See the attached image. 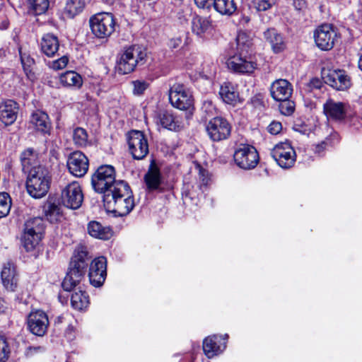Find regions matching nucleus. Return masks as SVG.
<instances>
[{
    "label": "nucleus",
    "instance_id": "nucleus-42",
    "mask_svg": "<svg viewBox=\"0 0 362 362\" xmlns=\"http://www.w3.org/2000/svg\"><path fill=\"white\" fill-rule=\"evenodd\" d=\"M30 10L35 15H42L47 11L49 2L48 0H28Z\"/></svg>",
    "mask_w": 362,
    "mask_h": 362
},
{
    "label": "nucleus",
    "instance_id": "nucleus-9",
    "mask_svg": "<svg viewBox=\"0 0 362 362\" xmlns=\"http://www.w3.org/2000/svg\"><path fill=\"white\" fill-rule=\"evenodd\" d=\"M60 199L64 206L71 209H78L83 201V194L79 183L74 181L67 184L62 189Z\"/></svg>",
    "mask_w": 362,
    "mask_h": 362
},
{
    "label": "nucleus",
    "instance_id": "nucleus-25",
    "mask_svg": "<svg viewBox=\"0 0 362 362\" xmlns=\"http://www.w3.org/2000/svg\"><path fill=\"white\" fill-rule=\"evenodd\" d=\"M161 174L159 168L154 161L149 165L147 173L144 175V181L148 191H154L159 189L161 184Z\"/></svg>",
    "mask_w": 362,
    "mask_h": 362
},
{
    "label": "nucleus",
    "instance_id": "nucleus-24",
    "mask_svg": "<svg viewBox=\"0 0 362 362\" xmlns=\"http://www.w3.org/2000/svg\"><path fill=\"white\" fill-rule=\"evenodd\" d=\"M263 36L265 41L270 45L274 52L279 53L286 48L283 36L275 28H268L264 32Z\"/></svg>",
    "mask_w": 362,
    "mask_h": 362
},
{
    "label": "nucleus",
    "instance_id": "nucleus-17",
    "mask_svg": "<svg viewBox=\"0 0 362 362\" xmlns=\"http://www.w3.org/2000/svg\"><path fill=\"white\" fill-rule=\"evenodd\" d=\"M182 116L175 115L170 111L160 110L156 113L155 119L158 124L169 130L178 132L184 127Z\"/></svg>",
    "mask_w": 362,
    "mask_h": 362
},
{
    "label": "nucleus",
    "instance_id": "nucleus-63",
    "mask_svg": "<svg viewBox=\"0 0 362 362\" xmlns=\"http://www.w3.org/2000/svg\"><path fill=\"white\" fill-rule=\"evenodd\" d=\"M116 0H104L107 4H112Z\"/></svg>",
    "mask_w": 362,
    "mask_h": 362
},
{
    "label": "nucleus",
    "instance_id": "nucleus-52",
    "mask_svg": "<svg viewBox=\"0 0 362 362\" xmlns=\"http://www.w3.org/2000/svg\"><path fill=\"white\" fill-rule=\"evenodd\" d=\"M282 129L281 124L279 122H272L269 126H268V131L272 134H279Z\"/></svg>",
    "mask_w": 362,
    "mask_h": 362
},
{
    "label": "nucleus",
    "instance_id": "nucleus-47",
    "mask_svg": "<svg viewBox=\"0 0 362 362\" xmlns=\"http://www.w3.org/2000/svg\"><path fill=\"white\" fill-rule=\"evenodd\" d=\"M279 110L281 114L288 116L293 114L295 110V104L292 100L286 99L285 100H279Z\"/></svg>",
    "mask_w": 362,
    "mask_h": 362
},
{
    "label": "nucleus",
    "instance_id": "nucleus-15",
    "mask_svg": "<svg viewBox=\"0 0 362 362\" xmlns=\"http://www.w3.org/2000/svg\"><path fill=\"white\" fill-rule=\"evenodd\" d=\"M66 165L71 174L81 177L88 170L89 160L83 153L76 151L69 156Z\"/></svg>",
    "mask_w": 362,
    "mask_h": 362
},
{
    "label": "nucleus",
    "instance_id": "nucleus-22",
    "mask_svg": "<svg viewBox=\"0 0 362 362\" xmlns=\"http://www.w3.org/2000/svg\"><path fill=\"white\" fill-rule=\"evenodd\" d=\"M219 95L224 103L233 106L243 102L237 87L230 82H225L221 86Z\"/></svg>",
    "mask_w": 362,
    "mask_h": 362
},
{
    "label": "nucleus",
    "instance_id": "nucleus-62",
    "mask_svg": "<svg viewBox=\"0 0 362 362\" xmlns=\"http://www.w3.org/2000/svg\"><path fill=\"white\" fill-rule=\"evenodd\" d=\"M358 67L362 71V54L358 61Z\"/></svg>",
    "mask_w": 362,
    "mask_h": 362
},
{
    "label": "nucleus",
    "instance_id": "nucleus-21",
    "mask_svg": "<svg viewBox=\"0 0 362 362\" xmlns=\"http://www.w3.org/2000/svg\"><path fill=\"white\" fill-rule=\"evenodd\" d=\"M225 341L221 336L213 335L206 337L203 341V350L209 358H211L222 352L226 348V342L221 343V341Z\"/></svg>",
    "mask_w": 362,
    "mask_h": 362
},
{
    "label": "nucleus",
    "instance_id": "nucleus-18",
    "mask_svg": "<svg viewBox=\"0 0 362 362\" xmlns=\"http://www.w3.org/2000/svg\"><path fill=\"white\" fill-rule=\"evenodd\" d=\"M49 320L47 314L42 310L32 312L28 318V326L35 335L43 336L47 329Z\"/></svg>",
    "mask_w": 362,
    "mask_h": 362
},
{
    "label": "nucleus",
    "instance_id": "nucleus-30",
    "mask_svg": "<svg viewBox=\"0 0 362 362\" xmlns=\"http://www.w3.org/2000/svg\"><path fill=\"white\" fill-rule=\"evenodd\" d=\"M1 277L4 286L8 291H13L17 286V277L16 275V270L13 265L8 262L4 264Z\"/></svg>",
    "mask_w": 362,
    "mask_h": 362
},
{
    "label": "nucleus",
    "instance_id": "nucleus-58",
    "mask_svg": "<svg viewBox=\"0 0 362 362\" xmlns=\"http://www.w3.org/2000/svg\"><path fill=\"white\" fill-rule=\"evenodd\" d=\"M42 350H43V348L41 346H29L26 350V355L32 356L35 353L39 352Z\"/></svg>",
    "mask_w": 362,
    "mask_h": 362
},
{
    "label": "nucleus",
    "instance_id": "nucleus-39",
    "mask_svg": "<svg viewBox=\"0 0 362 362\" xmlns=\"http://www.w3.org/2000/svg\"><path fill=\"white\" fill-rule=\"evenodd\" d=\"M84 6L83 0H68L64 8V13L68 18H72L81 13Z\"/></svg>",
    "mask_w": 362,
    "mask_h": 362
},
{
    "label": "nucleus",
    "instance_id": "nucleus-10",
    "mask_svg": "<svg viewBox=\"0 0 362 362\" xmlns=\"http://www.w3.org/2000/svg\"><path fill=\"white\" fill-rule=\"evenodd\" d=\"M128 145L130 153L136 160H142L148 153V140L142 132L131 131L128 134Z\"/></svg>",
    "mask_w": 362,
    "mask_h": 362
},
{
    "label": "nucleus",
    "instance_id": "nucleus-33",
    "mask_svg": "<svg viewBox=\"0 0 362 362\" xmlns=\"http://www.w3.org/2000/svg\"><path fill=\"white\" fill-rule=\"evenodd\" d=\"M45 231V223L42 218L35 217L27 220L24 225L23 233L42 236Z\"/></svg>",
    "mask_w": 362,
    "mask_h": 362
},
{
    "label": "nucleus",
    "instance_id": "nucleus-19",
    "mask_svg": "<svg viewBox=\"0 0 362 362\" xmlns=\"http://www.w3.org/2000/svg\"><path fill=\"white\" fill-rule=\"evenodd\" d=\"M293 93V86L286 79H277L270 86V94L276 101L289 99Z\"/></svg>",
    "mask_w": 362,
    "mask_h": 362
},
{
    "label": "nucleus",
    "instance_id": "nucleus-28",
    "mask_svg": "<svg viewBox=\"0 0 362 362\" xmlns=\"http://www.w3.org/2000/svg\"><path fill=\"white\" fill-rule=\"evenodd\" d=\"M324 112L328 118L341 120L346 116L344 104L328 100L323 105Z\"/></svg>",
    "mask_w": 362,
    "mask_h": 362
},
{
    "label": "nucleus",
    "instance_id": "nucleus-34",
    "mask_svg": "<svg viewBox=\"0 0 362 362\" xmlns=\"http://www.w3.org/2000/svg\"><path fill=\"white\" fill-rule=\"evenodd\" d=\"M30 123L35 129L41 132L46 133L49 129V122L48 115L40 111L35 112L32 114Z\"/></svg>",
    "mask_w": 362,
    "mask_h": 362
},
{
    "label": "nucleus",
    "instance_id": "nucleus-57",
    "mask_svg": "<svg viewBox=\"0 0 362 362\" xmlns=\"http://www.w3.org/2000/svg\"><path fill=\"white\" fill-rule=\"evenodd\" d=\"M182 43V40L180 37H175L170 40L168 42V46L171 49L177 48Z\"/></svg>",
    "mask_w": 362,
    "mask_h": 362
},
{
    "label": "nucleus",
    "instance_id": "nucleus-26",
    "mask_svg": "<svg viewBox=\"0 0 362 362\" xmlns=\"http://www.w3.org/2000/svg\"><path fill=\"white\" fill-rule=\"evenodd\" d=\"M18 104L11 100L6 101L0 106V119L6 125L13 124L18 113Z\"/></svg>",
    "mask_w": 362,
    "mask_h": 362
},
{
    "label": "nucleus",
    "instance_id": "nucleus-44",
    "mask_svg": "<svg viewBox=\"0 0 362 362\" xmlns=\"http://www.w3.org/2000/svg\"><path fill=\"white\" fill-rule=\"evenodd\" d=\"M43 211L46 218L51 222L57 221L60 215V208L54 203L48 202L45 204Z\"/></svg>",
    "mask_w": 362,
    "mask_h": 362
},
{
    "label": "nucleus",
    "instance_id": "nucleus-49",
    "mask_svg": "<svg viewBox=\"0 0 362 362\" xmlns=\"http://www.w3.org/2000/svg\"><path fill=\"white\" fill-rule=\"evenodd\" d=\"M10 350L4 336L0 334V362H4L8 358Z\"/></svg>",
    "mask_w": 362,
    "mask_h": 362
},
{
    "label": "nucleus",
    "instance_id": "nucleus-56",
    "mask_svg": "<svg viewBox=\"0 0 362 362\" xmlns=\"http://www.w3.org/2000/svg\"><path fill=\"white\" fill-rule=\"evenodd\" d=\"M293 5L298 11H303L306 8V2L305 0H293Z\"/></svg>",
    "mask_w": 362,
    "mask_h": 362
},
{
    "label": "nucleus",
    "instance_id": "nucleus-41",
    "mask_svg": "<svg viewBox=\"0 0 362 362\" xmlns=\"http://www.w3.org/2000/svg\"><path fill=\"white\" fill-rule=\"evenodd\" d=\"M74 144L79 148L86 147L88 144V135L86 130L82 127L74 129L72 134Z\"/></svg>",
    "mask_w": 362,
    "mask_h": 362
},
{
    "label": "nucleus",
    "instance_id": "nucleus-23",
    "mask_svg": "<svg viewBox=\"0 0 362 362\" xmlns=\"http://www.w3.org/2000/svg\"><path fill=\"white\" fill-rule=\"evenodd\" d=\"M40 50L48 57H53L59 49L58 37L52 33L43 35L40 41Z\"/></svg>",
    "mask_w": 362,
    "mask_h": 362
},
{
    "label": "nucleus",
    "instance_id": "nucleus-2",
    "mask_svg": "<svg viewBox=\"0 0 362 362\" xmlns=\"http://www.w3.org/2000/svg\"><path fill=\"white\" fill-rule=\"evenodd\" d=\"M52 181L49 170L39 166L27 174L25 187L28 194L35 199H40L47 194Z\"/></svg>",
    "mask_w": 362,
    "mask_h": 362
},
{
    "label": "nucleus",
    "instance_id": "nucleus-20",
    "mask_svg": "<svg viewBox=\"0 0 362 362\" xmlns=\"http://www.w3.org/2000/svg\"><path fill=\"white\" fill-rule=\"evenodd\" d=\"M20 161L22 170L25 173H29L40 165V158L38 152L33 148H27L20 154Z\"/></svg>",
    "mask_w": 362,
    "mask_h": 362
},
{
    "label": "nucleus",
    "instance_id": "nucleus-32",
    "mask_svg": "<svg viewBox=\"0 0 362 362\" xmlns=\"http://www.w3.org/2000/svg\"><path fill=\"white\" fill-rule=\"evenodd\" d=\"M237 52L241 54H251L253 52V39L245 32H240L236 37Z\"/></svg>",
    "mask_w": 362,
    "mask_h": 362
},
{
    "label": "nucleus",
    "instance_id": "nucleus-6",
    "mask_svg": "<svg viewBox=\"0 0 362 362\" xmlns=\"http://www.w3.org/2000/svg\"><path fill=\"white\" fill-rule=\"evenodd\" d=\"M169 100L172 105L181 110H187L185 117L192 115L193 100L191 93L180 83L174 84L169 90Z\"/></svg>",
    "mask_w": 362,
    "mask_h": 362
},
{
    "label": "nucleus",
    "instance_id": "nucleus-60",
    "mask_svg": "<svg viewBox=\"0 0 362 362\" xmlns=\"http://www.w3.org/2000/svg\"><path fill=\"white\" fill-rule=\"evenodd\" d=\"M325 146L326 143L322 141L321 144L317 145L315 151L317 153H320L325 148Z\"/></svg>",
    "mask_w": 362,
    "mask_h": 362
},
{
    "label": "nucleus",
    "instance_id": "nucleus-4",
    "mask_svg": "<svg viewBox=\"0 0 362 362\" xmlns=\"http://www.w3.org/2000/svg\"><path fill=\"white\" fill-rule=\"evenodd\" d=\"M119 181L115 180V169L111 165L99 167L91 179L95 191L103 194V196L107 194V191H112Z\"/></svg>",
    "mask_w": 362,
    "mask_h": 362
},
{
    "label": "nucleus",
    "instance_id": "nucleus-29",
    "mask_svg": "<svg viewBox=\"0 0 362 362\" xmlns=\"http://www.w3.org/2000/svg\"><path fill=\"white\" fill-rule=\"evenodd\" d=\"M86 246L79 245L75 250L69 266L86 272L89 257Z\"/></svg>",
    "mask_w": 362,
    "mask_h": 362
},
{
    "label": "nucleus",
    "instance_id": "nucleus-13",
    "mask_svg": "<svg viewBox=\"0 0 362 362\" xmlns=\"http://www.w3.org/2000/svg\"><path fill=\"white\" fill-rule=\"evenodd\" d=\"M229 69L240 74H252L257 67L251 54L237 52L227 61Z\"/></svg>",
    "mask_w": 362,
    "mask_h": 362
},
{
    "label": "nucleus",
    "instance_id": "nucleus-46",
    "mask_svg": "<svg viewBox=\"0 0 362 362\" xmlns=\"http://www.w3.org/2000/svg\"><path fill=\"white\" fill-rule=\"evenodd\" d=\"M276 0H252L254 7L258 11H266L275 5Z\"/></svg>",
    "mask_w": 362,
    "mask_h": 362
},
{
    "label": "nucleus",
    "instance_id": "nucleus-11",
    "mask_svg": "<svg viewBox=\"0 0 362 362\" xmlns=\"http://www.w3.org/2000/svg\"><path fill=\"white\" fill-rule=\"evenodd\" d=\"M206 130L213 141H220L228 138L231 132V126L225 118L215 117L209 121Z\"/></svg>",
    "mask_w": 362,
    "mask_h": 362
},
{
    "label": "nucleus",
    "instance_id": "nucleus-1",
    "mask_svg": "<svg viewBox=\"0 0 362 362\" xmlns=\"http://www.w3.org/2000/svg\"><path fill=\"white\" fill-rule=\"evenodd\" d=\"M104 206L119 216L129 214L134 206L132 192L128 184L119 180L112 191L103 196Z\"/></svg>",
    "mask_w": 362,
    "mask_h": 362
},
{
    "label": "nucleus",
    "instance_id": "nucleus-16",
    "mask_svg": "<svg viewBox=\"0 0 362 362\" xmlns=\"http://www.w3.org/2000/svg\"><path fill=\"white\" fill-rule=\"evenodd\" d=\"M107 261L104 257H99L93 259L90 265L89 280L95 287L102 286L107 276Z\"/></svg>",
    "mask_w": 362,
    "mask_h": 362
},
{
    "label": "nucleus",
    "instance_id": "nucleus-14",
    "mask_svg": "<svg viewBox=\"0 0 362 362\" xmlns=\"http://www.w3.org/2000/svg\"><path fill=\"white\" fill-rule=\"evenodd\" d=\"M325 83L337 90H346L352 85L350 76L341 69L328 70L323 74Z\"/></svg>",
    "mask_w": 362,
    "mask_h": 362
},
{
    "label": "nucleus",
    "instance_id": "nucleus-50",
    "mask_svg": "<svg viewBox=\"0 0 362 362\" xmlns=\"http://www.w3.org/2000/svg\"><path fill=\"white\" fill-rule=\"evenodd\" d=\"M69 62V59L66 56H62L58 59L49 62L48 66L53 70H61L65 68Z\"/></svg>",
    "mask_w": 362,
    "mask_h": 362
},
{
    "label": "nucleus",
    "instance_id": "nucleus-51",
    "mask_svg": "<svg viewBox=\"0 0 362 362\" xmlns=\"http://www.w3.org/2000/svg\"><path fill=\"white\" fill-rule=\"evenodd\" d=\"M202 110L205 112L207 116H212L216 112V107L211 101L205 100L202 104Z\"/></svg>",
    "mask_w": 362,
    "mask_h": 362
},
{
    "label": "nucleus",
    "instance_id": "nucleus-59",
    "mask_svg": "<svg viewBox=\"0 0 362 362\" xmlns=\"http://www.w3.org/2000/svg\"><path fill=\"white\" fill-rule=\"evenodd\" d=\"M310 86L315 88H320L321 86V81L317 78H314L310 81Z\"/></svg>",
    "mask_w": 362,
    "mask_h": 362
},
{
    "label": "nucleus",
    "instance_id": "nucleus-45",
    "mask_svg": "<svg viewBox=\"0 0 362 362\" xmlns=\"http://www.w3.org/2000/svg\"><path fill=\"white\" fill-rule=\"evenodd\" d=\"M11 206V199L8 193H0V218L6 216Z\"/></svg>",
    "mask_w": 362,
    "mask_h": 362
},
{
    "label": "nucleus",
    "instance_id": "nucleus-61",
    "mask_svg": "<svg viewBox=\"0 0 362 362\" xmlns=\"http://www.w3.org/2000/svg\"><path fill=\"white\" fill-rule=\"evenodd\" d=\"M6 305L4 303V300L0 298V313H4L6 310Z\"/></svg>",
    "mask_w": 362,
    "mask_h": 362
},
{
    "label": "nucleus",
    "instance_id": "nucleus-48",
    "mask_svg": "<svg viewBox=\"0 0 362 362\" xmlns=\"http://www.w3.org/2000/svg\"><path fill=\"white\" fill-rule=\"evenodd\" d=\"M133 86V94L135 95H141L148 88L149 84L144 80H136L132 82Z\"/></svg>",
    "mask_w": 362,
    "mask_h": 362
},
{
    "label": "nucleus",
    "instance_id": "nucleus-27",
    "mask_svg": "<svg viewBox=\"0 0 362 362\" xmlns=\"http://www.w3.org/2000/svg\"><path fill=\"white\" fill-rule=\"evenodd\" d=\"M85 271L69 266V272L62 282V287L66 291H71L80 284L84 278Z\"/></svg>",
    "mask_w": 362,
    "mask_h": 362
},
{
    "label": "nucleus",
    "instance_id": "nucleus-43",
    "mask_svg": "<svg viewBox=\"0 0 362 362\" xmlns=\"http://www.w3.org/2000/svg\"><path fill=\"white\" fill-rule=\"evenodd\" d=\"M19 52L23 71L28 78H31L33 76V67L35 64V61L29 54L22 52L21 49Z\"/></svg>",
    "mask_w": 362,
    "mask_h": 362
},
{
    "label": "nucleus",
    "instance_id": "nucleus-36",
    "mask_svg": "<svg viewBox=\"0 0 362 362\" xmlns=\"http://www.w3.org/2000/svg\"><path fill=\"white\" fill-rule=\"evenodd\" d=\"M192 30L197 35H202L206 32L211 26V23L209 18L195 16L192 20Z\"/></svg>",
    "mask_w": 362,
    "mask_h": 362
},
{
    "label": "nucleus",
    "instance_id": "nucleus-3",
    "mask_svg": "<svg viewBox=\"0 0 362 362\" xmlns=\"http://www.w3.org/2000/svg\"><path fill=\"white\" fill-rule=\"evenodd\" d=\"M147 53L144 47L134 45L125 48L117 61V70L119 74H128L137 66L146 62Z\"/></svg>",
    "mask_w": 362,
    "mask_h": 362
},
{
    "label": "nucleus",
    "instance_id": "nucleus-12",
    "mask_svg": "<svg viewBox=\"0 0 362 362\" xmlns=\"http://www.w3.org/2000/svg\"><path fill=\"white\" fill-rule=\"evenodd\" d=\"M271 154L282 168L286 169L292 167L296 161V152L288 142L276 144L272 150Z\"/></svg>",
    "mask_w": 362,
    "mask_h": 362
},
{
    "label": "nucleus",
    "instance_id": "nucleus-37",
    "mask_svg": "<svg viewBox=\"0 0 362 362\" xmlns=\"http://www.w3.org/2000/svg\"><path fill=\"white\" fill-rule=\"evenodd\" d=\"M60 82L64 86L80 88L83 80L78 73L69 71L60 76Z\"/></svg>",
    "mask_w": 362,
    "mask_h": 362
},
{
    "label": "nucleus",
    "instance_id": "nucleus-55",
    "mask_svg": "<svg viewBox=\"0 0 362 362\" xmlns=\"http://www.w3.org/2000/svg\"><path fill=\"white\" fill-rule=\"evenodd\" d=\"M214 0H194L196 5L202 8H209L213 4Z\"/></svg>",
    "mask_w": 362,
    "mask_h": 362
},
{
    "label": "nucleus",
    "instance_id": "nucleus-5",
    "mask_svg": "<svg viewBox=\"0 0 362 362\" xmlns=\"http://www.w3.org/2000/svg\"><path fill=\"white\" fill-rule=\"evenodd\" d=\"M92 33L99 39L110 37L115 30V20L110 13H98L89 19Z\"/></svg>",
    "mask_w": 362,
    "mask_h": 362
},
{
    "label": "nucleus",
    "instance_id": "nucleus-31",
    "mask_svg": "<svg viewBox=\"0 0 362 362\" xmlns=\"http://www.w3.org/2000/svg\"><path fill=\"white\" fill-rule=\"evenodd\" d=\"M88 234L98 239L108 240L112 236V230L107 226H103L100 222L92 221L87 227Z\"/></svg>",
    "mask_w": 362,
    "mask_h": 362
},
{
    "label": "nucleus",
    "instance_id": "nucleus-54",
    "mask_svg": "<svg viewBox=\"0 0 362 362\" xmlns=\"http://www.w3.org/2000/svg\"><path fill=\"white\" fill-rule=\"evenodd\" d=\"M250 103L255 107L262 106L263 105L262 95L260 93L255 95L250 98Z\"/></svg>",
    "mask_w": 362,
    "mask_h": 362
},
{
    "label": "nucleus",
    "instance_id": "nucleus-40",
    "mask_svg": "<svg viewBox=\"0 0 362 362\" xmlns=\"http://www.w3.org/2000/svg\"><path fill=\"white\" fill-rule=\"evenodd\" d=\"M42 236L34 234L23 233L22 236V244L27 252L35 250L40 245Z\"/></svg>",
    "mask_w": 362,
    "mask_h": 362
},
{
    "label": "nucleus",
    "instance_id": "nucleus-8",
    "mask_svg": "<svg viewBox=\"0 0 362 362\" xmlns=\"http://www.w3.org/2000/svg\"><path fill=\"white\" fill-rule=\"evenodd\" d=\"M313 37L317 47L324 51L332 49L338 37L334 26L329 23L317 26Z\"/></svg>",
    "mask_w": 362,
    "mask_h": 362
},
{
    "label": "nucleus",
    "instance_id": "nucleus-53",
    "mask_svg": "<svg viewBox=\"0 0 362 362\" xmlns=\"http://www.w3.org/2000/svg\"><path fill=\"white\" fill-rule=\"evenodd\" d=\"M199 179L202 185H206L210 180L208 171L203 168H199Z\"/></svg>",
    "mask_w": 362,
    "mask_h": 362
},
{
    "label": "nucleus",
    "instance_id": "nucleus-7",
    "mask_svg": "<svg viewBox=\"0 0 362 362\" xmlns=\"http://www.w3.org/2000/svg\"><path fill=\"white\" fill-rule=\"evenodd\" d=\"M234 160L236 165L244 170L255 168L259 157L257 149L249 144H240L235 151Z\"/></svg>",
    "mask_w": 362,
    "mask_h": 362
},
{
    "label": "nucleus",
    "instance_id": "nucleus-38",
    "mask_svg": "<svg viewBox=\"0 0 362 362\" xmlns=\"http://www.w3.org/2000/svg\"><path fill=\"white\" fill-rule=\"evenodd\" d=\"M71 306L76 310H83L89 304L88 296L81 290L72 293L71 297Z\"/></svg>",
    "mask_w": 362,
    "mask_h": 362
},
{
    "label": "nucleus",
    "instance_id": "nucleus-35",
    "mask_svg": "<svg viewBox=\"0 0 362 362\" xmlns=\"http://www.w3.org/2000/svg\"><path fill=\"white\" fill-rule=\"evenodd\" d=\"M214 9L221 15L231 16L237 10L234 0H214Z\"/></svg>",
    "mask_w": 362,
    "mask_h": 362
}]
</instances>
